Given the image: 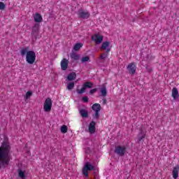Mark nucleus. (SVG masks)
<instances>
[{
	"mask_svg": "<svg viewBox=\"0 0 179 179\" xmlns=\"http://www.w3.org/2000/svg\"><path fill=\"white\" fill-rule=\"evenodd\" d=\"M75 87V83H70L67 85V89L68 90H72V88Z\"/></svg>",
	"mask_w": 179,
	"mask_h": 179,
	"instance_id": "25",
	"label": "nucleus"
},
{
	"mask_svg": "<svg viewBox=\"0 0 179 179\" xmlns=\"http://www.w3.org/2000/svg\"><path fill=\"white\" fill-rule=\"evenodd\" d=\"M146 70L148 71V72H152V69H148V67L146 68Z\"/></svg>",
	"mask_w": 179,
	"mask_h": 179,
	"instance_id": "34",
	"label": "nucleus"
},
{
	"mask_svg": "<svg viewBox=\"0 0 179 179\" xmlns=\"http://www.w3.org/2000/svg\"><path fill=\"white\" fill-rule=\"evenodd\" d=\"M34 20L36 23H41L43 22V17L41 16V14L36 13L34 15Z\"/></svg>",
	"mask_w": 179,
	"mask_h": 179,
	"instance_id": "16",
	"label": "nucleus"
},
{
	"mask_svg": "<svg viewBox=\"0 0 179 179\" xmlns=\"http://www.w3.org/2000/svg\"><path fill=\"white\" fill-rule=\"evenodd\" d=\"M78 16L81 17V19H89V17H90V13H89V12L80 10L78 11Z\"/></svg>",
	"mask_w": 179,
	"mask_h": 179,
	"instance_id": "11",
	"label": "nucleus"
},
{
	"mask_svg": "<svg viewBox=\"0 0 179 179\" xmlns=\"http://www.w3.org/2000/svg\"><path fill=\"white\" fill-rule=\"evenodd\" d=\"M101 59H106L107 58V54L106 53H102L100 56Z\"/></svg>",
	"mask_w": 179,
	"mask_h": 179,
	"instance_id": "31",
	"label": "nucleus"
},
{
	"mask_svg": "<svg viewBox=\"0 0 179 179\" xmlns=\"http://www.w3.org/2000/svg\"><path fill=\"white\" fill-rule=\"evenodd\" d=\"M61 132L62 134H66V132H68V127H66V125L62 126Z\"/></svg>",
	"mask_w": 179,
	"mask_h": 179,
	"instance_id": "22",
	"label": "nucleus"
},
{
	"mask_svg": "<svg viewBox=\"0 0 179 179\" xmlns=\"http://www.w3.org/2000/svg\"><path fill=\"white\" fill-rule=\"evenodd\" d=\"M92 170H94V166L89 162L85 163L83 169V176H85V177H87L89 176L88 171H90Z\"/></svg>",
	"mask_w": 179,
	"mask_h": 179,
	"instance_id": "4",
	"label": "nucleus"
},
{
	"mask_svg": "<svg viewBox=\"0 0 179 179\" xmlns=\"http://www.w3.org/2000/svg\"><path fill=\"white\" fill-rule=\"evenodd\" d=\"M97 92V89H93L90 91V94H93V93H96Z\"/></svg>",
	"mask_w": 179,
	"mask_h": 179,
	"instance_id": "33",
	"label": "nucleus"
},
{
	"mask_svg": "<svg viewBox=\"0 0 179 179\" xmlns=\"http://www.w3.org/2000/svg\"><path fill=\"white\" fill-rule=\"evenodd\" d=\"M111 48H113V45H111V42L108 41H104L100 47V50L106 51L107 53L111 51Z\"/></svg>",
	"mask_w": 179,
	"mask_h": 179,
	"instance_id": "5",
	"label": "nucleus"
},
{
	"mask_svg": "<svg viewBox=\"0 0 179 179\" xmlns=\"http://www.w3.org/2000/svg\"><path fill=\"white\" fill-rule=\"evenodd\" d=\"M71 58H72V59H75L76 61V60L79 59V55H76L75 53H73L71 55Z\"/></svg>",
	"mask_w": 179,
	"mask_h": 179,
	"instance_id": "28",
	"label": "nucleus"
},
{
	"mask_svg": "<svg viewBox=\"0 0 179 179\" xmlns=\"http://www.w3.org/2000/svg\"><path fill=\"white\" fill-rule=\"evenodd\" d=\"M51 108H52V100H51V98H47L43 103V111L50 113Z\"/></svg>",
	"mask_w": 179,
	"mask_h": 179,
	"instance_id": "3",
	"label": "nucleus"
},
{
	"mask_svg": "<svg viewBox=\"0 0 179 179\" xmlns=\"http://www.w3.org/2000/svg\"><path fill=\"white\" fill-rule=\"evenodd\" d=\"M145 136H146V133L145 131H141L137 137L138 142L143 141V139H145Z\"/></svg>",
	"mask_w": 179,
	"mask_h": 179,
	"instance_id": "17",
	"label": "nucleus"
},
{
	"mask_svg": "<svg viewBox=\"0 0 179 179\" xmlns=\"http://www.w3.org/2000/svg\"><path fill=\"white\" fill-rule=\"evenodd\" d=\"M18 177L21 179L27 178V171L23 169L18 170Z\"/></svg>",
	"mask_w": 179,
	"mask_h": 179,
	"instance_id": "13",
	"label": "nucleus"
},
{
	"mask_svg": "<svg viewBox=\"0 0 179 179\" xmlns=\"http://www.w3.org/2000/svg\"><path fill=\"white\" fill-rule=\"evenodd\" d=\"M88 131L90 134H94L96 132V122H91L88 126Z\"/></svg>",
	"mask_w": 179,
	"mask_h": 179,
	"instance_id": "14",
	"label": "nucleus"
},
{
	"mask_svg": "<svg viewBox=\"0 0 179 179\" xmlns=\"http://www.w3.org/2000/svg\"><path fill=\"white\" fill-rule=\"evenodd\" d=\"M92 110L93 111H95V114L93 115L94 118L95 120H98L99 117H100V110H101V106H100L99 103H94L92 106Z\"/></svg>",
	"mask_w": 179,
	"mask_h": 179,
	"instance_id": "7",
	"label": "nucleus"
},
{
	"mask_svg": "<svg viewBox=\"0 0 179 179\" xmlns=\"http://www.w3.org/2000/svg\"><path fill=\"white\" fill-rule=\"evenodd\" d=\"M90 59V57L89 56H85L81 58V62H87Z\"/></svg>",
	"mask_w": 179,
	"mask_h": 179,
	"instance_id": "27",
	"label": "nucleus"
},
{
	"mask_svg": "<svg viewBox=\"0 0 179 179\" xmlns=\"http://www.w3.org/2000/svg\"><path fill=\"white\" fill-rule=\"evenodd\" d=\"M174 101H178L179 94L178 90L176 87H173L172 89V94H171Z\"/></svg>",
	"mask_w": 179,
	"mask_h": 179,
	"instance_id": "12",
	"label": "nucleus"
},
{
	"mask_svg": "<svg viewBox=\"0 0 179 179\" xmlns=\"http://www.w3.org/2000/svg\"><path fill=\"white\" fill-rule=\"evenodd\" d=\"M38 30H40V25L38 24H36L33 27V31L38 33Z\"/></svg>",
	"mask_w": 179,
	"mask_h": 179,
	"instance_id": "24",
	"label": "nucleus"
},
{
	"mask_svg": "<svg viewBox=\"0 0 179 179\" xmlns=\"http://www.w3.org/2000/svg\"><path fill=\"white\" fill-rule=\"evenodd\" d=\"M83 101H84V103H87V101H89V98H87V96H84L83 98Z\"/></svg>",
	"mask_w": 179,
	"mask_h": 179,
	"instance_id": "32",
	"label": "nucleus"
},
{
	"mask_svg": "<svg viewBox=\"0 0 179 179\" xmlns=\"http://www.w3.org/2000/svg\"><path fill=\"white\" fill-rule=\"evenodd\" d=\"M82 47H83V44H82V43H76L74 45L73 50H75V51H78V50H80V48H82Z\"/></svg>",
	"mask_w": 179,
	"mask_h": 179,
	"instance_id": "21",
	"label": "nucleus"
},
{
	"mask_svg": "<svg viewBox=\"0 0 179 179\" xmlns=\"http://www.w3.org/2000/svg\"><path fill=\"white\" fill-rule=\"evenodd\" d=\"M5 9V3L0 2V10H3Z\"/></svg>",
	"mask_w": 179,
	"mask_h": 179,
	"instance_id": "30",
	"label": "nucleus"
},
{
	"mask_svg": "<svg viewBox=\"0 0 179 179\" xmlns=\"http://www.w3.org/2000/svg\"><path fill=\"white\" fill-rule=\"evenodd\" d=\"M69 64V60L68 59L64 58L60 62L61 69L62 71H66L68 69V65Z\"/></svg>",
	"mask_w": 179,
	"mask_h": 179,
	"instance_id": "9",
	"label": "nucleus"
},
{
	"mask_svg": "<svg viewBox=\"0 0 179 179\" xmlns=\"http://www.w3.org/2000/svg\"><path fill=\"white\" fill-rule=\"evenodd\" d=\"M83 85L85 86V88H87V87L90 88L93 86V84L92 83L87 82Z\"/></svg>",
	"mask_w": 179,
	"mask_h": 179,
	"instance_id": "29",
	"label": "nucleus"
},
{
	"mask_svg": "<svg viewBox=\"0 0 179 179\" xmlns=\"http://www.w3.org/2000/svg\"><path fill=\"white\" fill-rule=\"evenodd\" d=\"M76 73L73 72L71 73L67 77L68 80H73V79H76Z\"/></svg>",
	"mask_w": 179,
	"mask_h": 179,
	"instance_id": "20",
	"label": "nucleus"
},
{
	"mask_svg": "<svg viewBox=\"0 0 179 179\" xmlns=\"http://www.w3.org/2000/svg\"><path fill=\"white\" fill-rule=\"evenodd\" d=\"M179 166L176 165L172 170V177L174 179L178 178Z\"/></svg>",
	"mask_w": 179,
	"mask_h": 179,
	"instance_id": "15",
	"label": "nucleus"
},
{
	"mask_svg": "<svg viewBox=\"0 0 179 179\" xmlns=\"http://www.w3.org/2000/svg\"><path fill=\"white\" fill-rule=\"evenodd\" d=\"M115 152L119 156H124V155H125V153L127 152V147L121 145L117 146L115 148Z\"/></svg>",
	"mask_w": 179,
	"mask_h": 179,
	"instance_id": "8",
	"label": "nucleus"
},
{
	"mask_svg": "<svg viewBox=\"0 0 179 179\" xmlns=\"http://www.w3.org/2000/svg\"><path fill=\"white\" fill-rule=\"evenodd\" d=\"M33 95V92L31 91H28L26 92L25 95L24 96V100H29Z\"/></svg>",
	"mask_w": 179,
	"mask_h": 179,
	"instance_id": "19",
	"label": "nucleus"
},
{
	"mask_svg": "<svg viewBox=\"0 0 179 179\" xmlns=\"http://www.w3.org/2000/svg\"><path fill=\"white\" fill-rule=\"evenodd\" d=\"M20 54L22 55V57L26 55V62L29 65H33V64L36 62V52L33 50H29V48L26 47L22 48L20 51Z\"/></svg>",
	"mask_w": 179,
	"mask_h": 179,
	"instance_id": "2",
	"label": "nucleus"
},
{
	"mask_svg": "<svg viewBox=\"0 0 179 179\" xmlns=\"http://www.w3.org/2000/svg\"><path fill=\"white\" fill-rule=\"evenodd\" d=\"M12 150V147L10 146V143L6 141L0 147V162L3 166H8L9 162H10V153Z\"/></svg>",
	"mask_w": 179,
	"mask_h": 179,
	"instance_id": "1",
	"label": "nucleus"
},
{
	"mask_svg": "<svg viewBox=\"0 0 179 179\" xmlns=\"http://www.w3.org/2000/svg\"><path fill=\"white\" fill-rule=\"evenodd\" d=\"M101 94L103 97L107 96V90L106 89V87H102L101 89Z\"/></svg>",
	"mask_w": 179,
	"mask_h": 179,
	"instance_id": "23",
	"label": "nucleus"
},
{
	"mask_svg": "<svg viewBox=\"0 0 179 179\" xmlns=\"http://www.w3.org/2000/svg\"><path fill=\"white\" fill-rule=\"evenodd\" d=\"M127 70L131 75H135L136 72V64L135 63H130L127 66Z\"/></svg>",
	"mask_w": 179,
	"mask_h": 179,
	"instance_id": "10",
	"label": "nucleus"
},
{
	"mask_svg": "<svg viewBox=\"0 0 179 179\" xmlns=\"http://www.w3.org/2000/svg\"><path fill=\"white\" fill-rule=\"evenodd\" d=\"M77 92H78V94H82V93H85V92H86V88L83 85L82 89L78 90Z\"/></svg>",
	"mask_w": 179,
	"mask_h": 179,
	"instance_id": "26",
	"label": "nucleus"
},
{
	"mask_svg": "<svg viewBox=\"0 0 179 179\" xmlns=\"http://www.w3.org/2000/svg\"><path fill=\"white\" fill-rule=\"evenodd\" d=\"M92 40L97 45H100L103 43V40H104V36L100 34H94L92 36Z\"/></svg>",
	"mask_w": 179,
	"mask_h": 179,
	"instance_id": "6",
	"label": "nucleus"
},
{
	"mask_svg": "<svg viewBox=\"0 0 179 179\" xmlns=\"http://www.w3.org/2000/svg\"><path fill=\"white\" fill-rule=\"evenodd\" d=\"M80 114L81 117H83V118H87V117L89 115L87 110H86L85 109L80 110Z\"/></svg>",
	"mask_w": 179,
	"mask_h": 179,
	"instance_id": "18",
	"label": "nucleus"
},
{
	"mask_svg": "<svg viewBox=\"0 0 179 179\" xmlns=\"http://www.w3.org/2000/svg\"><path fill=\"white\" fill-rule=\"evenodd\" d=\"M0 169H1V164H0Z\"/></svg>",
	"mask_w": 179,
	"mask_h": 179,
	"instance_id": "35",
	"label": "nucleus"
}]
</instances>
